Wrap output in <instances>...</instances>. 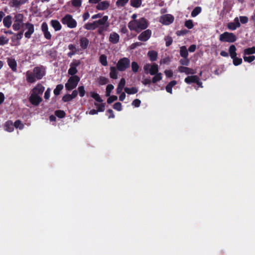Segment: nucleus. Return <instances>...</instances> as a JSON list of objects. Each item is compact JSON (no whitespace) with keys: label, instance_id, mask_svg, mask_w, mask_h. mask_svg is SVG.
<instances>
[{"label":"nucleus","instance_id":"ea45409f","mask_svg":"<svg viewBox=\"0 0 255 255\" xmlns=\"http://www.w3.org/2000/svg\"><path fill=\"white\" fill-rule=\"evenodd\" d=\"M90 95L93 99H94L96 101H97L98 102H102L103 101L100 95L96 92H90Z\"/></svg>","mask_w":255,"mask_h":255},{"label":"nucleus","instance_id":"864d4df0","mask_svg":"<svg viewBox=\"0 0 255 255\" xmlns=\"http://www.w3.org/2000/svg\"><path fill=\"white\" fill-rule=\"evenodd\" d=\"M23 19V15L22 14L18 13L16 14L14 16V20H16V22H22Z\"/></svg>","mask_w":255,"mask_h":255},{"label":"nucleus","instance_id":"3c124183","mask_svg":"<svg viewBox=\"0 0 255 255\" xmlns=\"http://www.w3.org/2000/svg\"><path fill=\"white\" fill-rule=\"evenodd\" d=\"M138 69H139V66H138V64L137 63V62H134V61L132 62V63H131L132 71L134 73H136L138 71Z\"/></svg>","mask_w":255,"mask_h":255},{"label":"nucleus","instance_id":"69168bd1","mask_svg":"<svg viewBox=\"0 0 255 255\" xmlns=\"http://www.w3.org/2000/svg\"><path fill=\"white\" fill-rule=\"evenodd\" d=\"M118 99V97L116 96H110L109 98L107 100V103L109 104H111L113 102L116 101Z\"/></svg>","mask_w":255,"mask_h":255},{"label":"nucleus","instance_id":"b1692460","mask_svg":"<svg viewBox=\"0 0 255 255\" xmlns=\"http://www.w3.org/2000/svg\"><path fill=\"white\" fill-rule=\"evenodd\" d=\"M178 71L181 73H185L187 75L193 74L195 73L193 69L184 66L179 67Z\"/></svg>","mask_w":255,"mask_h":255},{"label":"nucleus","instance_id":"f8f14e48","mask_svg":"<svg viewBox=\"0 0 255 255\" xmlns=\"http://www.w3.org/2000/svg\"><path fill=\"white\" fill-rule=\"evenodd\" d=\"M152 32L150 29H147L141 32L138 36V39L141 41H146L151 37Z\"/></svg>","mask_w":255,"mask_h":255},{"label":"nucleus","instance_id":"5701e85b","mask_svg":"<svg viewBox=\"0 0 255 255\" xmlns=\"http://www.w3.org/2000/svg\"><path fill=\"white\" fill-rule=\"evenodd\" d=\"M50 25L56 31H59L61 29L62 26L59 21L57 20H51L50 21Z\"/></svg>","mask_w":255,"mask_h":255},{"label":"nucleus","instance_id":"72a5a7b5","mask_svg":"<svg viewBox=\"0 0 255 255\" xmlns=\"http://www.w3.org/2000/svg\"><path fill=\"white\" fill-rule=\"evenodd\" d=\"M180 55L184 58H187L188 56V53L187 51V50L186 49V47L184 46H183L180 47Z\"/></svg>","mask_w":255,"mask_h":255},{"label":"nucleus","instance_id":"13d9d810","mask_svg":"<svg viewBox=\"0 0 255 255\" xmlns=\"http://www.w3.org/2000/svg\"><path fill=\"white\" fill-rule=\"evenodd\" d=\"M185 26L188 29H191L194 25L191 20H187L185 22Z\"/></svg>","mask_w":255,"mask_h":255},{"label":"nucleus","instance_id":"c9c22d12","mask_svg":"<svg viewBox=\"0 0 255 255\" xmlns=\"http://www.w3.org/2000/svg\"><path fill=\"white\" fill-rule=\"evenodd\" d=\"M124 89L125 92L128 94H134L138 92L137 88L135 87H132L131 88L126 87Z\"/></svg>","mask_w":255,"mask_h":255},{"label":"nucleus","instance_id":"39448f33","mask_svg":"<svg viewBox=\"0 0 255 255\" xmlns=\"http://www.w3.org/2000/svg\"><path fill=\"white\" fill-rule=\"evenodd\" d=\"M80 81L78 76H73L69 78L65 84V88L68 90H71L76 87Z\"/></svg>","mask_w":255,"mask_h":255},{"label":"nucleus","instance_id":"774afa93","mask_svg":"<svg viewBox=\"0 0 255 255\" xmlns=\"http://www.w3.org/2000/svg\"><path fill=\"white\" fill-rule=\"evenodd\" d=\"M165 40L166 41V46H169L172 43V39L171 37L167 36L165 38Z\"/></svg>","mask_w":255,"mask_h":255},{"label":"nucleus","instance_id":"052dcab7","mask_svg":"<svg viewBox=\"0 0 255 255\" xmlns=\"http://www.w3.org/2000/svg\"><path fill=\"white\" fill-rule=\"evenodd\" d=\"M55 115L60 118H62L65 116V113L63 111L58 110L55 112Z\"/></svg>","mask_w":255,"mask_h":255},{"label":"nucleus","instance_id":"9d476101","mask_svg":"<svg viewBox=\"0 0 255 255\" xmlns=\"http://www.w3.org/2000/svg\"><path fill=\"white\" fill-rule=\"evenodd\" d=\"M174 17L169 14L163 15L160 18L159 21L164 25H169L174 21Z\"/></svg>","mask_w":255,"mask_h":255},{"label":"nucleus","instance_id":"f257e3e1","mask_svg":"<svg viewBox=\"0 0 255 255\" xmlns=\"http://www.w3.org/2000/svg\"><path fill=\"white\" fill-rule=\"evenodd\" d=\"M148 27V22L144 17H141L137 20H130L128 23V27L130 30L139 32L145 29Z\"/></svg>","mask_w":255,"mask_h":255},{"label":"nucleus","instance_id":"c756f323","mask_svg":"<svg viewBox=\"0 0 255 255\" xmlns=\"http://www.w3.org/2000/svg\"><path fill=\"white\" fill-rule=\"evenodd\" d=\"M147 55L151 61H156L157 59V53L154 50L149 51Z\"/></svg>","mask_w":255,"mask_h":255},{"label":"nucleus","instance_id":"bf43d9fd","mask_svg":"<svg viewBox=\"0 0 255 255\" xmlns=\"http://www.w3.org/2000/svg\"><path fill=\"white\" fill-rule=\"evenodd\" d=\"M113 108L114 109H115L118 111H121L122 110V104L121 103H119V102L116 103L114 105Z\"/></svg>","mask_w":255,"mask_h":255},{"label":"nucleus","instance_id":"338daca9","mask_svg":"<svg viewBox=\"0 0 255 255\" xmlns=\"http://www.w3.org/2000/svg\"><path fill=\"white\" fill-rule=\"evenodd\" d=\"M141 82L144 85H149L152 82V80L150 78H143Z\"/></svg>","mask_w":255,"mask_h":255},{"label":"nucleus","instance_id":"2f4dec72","mask_svg":"<svg viewBox=\"0 0 255 255\" xmlns=\"http://www.w3.org/2000/svg\"><path fill=\"white\" fill-rule=\"evenodd\" d=\"M110 76L111 78L116 79L118 78V71L116 67L110 68Z\"/></svg>","mask_w":255,"mask_h":255},{"label":"nucleus","instance_id":"1a4fd4ad","mask_svg":"<svg viewBox=\"0 0 255 255\" xmlns=\"http://www.w3.org/2000/svg\"><path fill=\"white\" fill-rule=\"evenodd\" d=\"M33 70L35 74L34 77H36V80L41 79L45 75V69L43 66H37Z\"/></svg>","mask_w":255,"mask_h":255},{"label":"nucleus","instance_id":"6e6552de","mask_svg":"<svg viewBox=\"0 0 255 255\" xmlns=\"http://www.w3.org/2000/svg\"><path fill=\"white\" fill-rule=\"evenodd\" d=\"M130 65V60L126 57L120 59L117 64V67L118 70L124 71L128 68Z\"/></svg>","mask_w":255,"mask_h":255},{"label":"nucleus","instance_id":"4d7b16f0","mask_svg":"<svg viewBox=\"0 0 255 255\" xmlns=\"http://www.w3.org/2000/svg\"><path fill=\"white\" fill-rule=\"evenodd\" d=\"M255 59V56H247L246 55H244V59L245 61L248 62H251L253 61Z\"/></svg>","mask_w":255,"mask_h":255},{"label":"nucleus","instance_id":"0e129e2a","mask_svg":"<svg viewBox=\"0 0 255 255\" xmlns=\"http://www.w3.org/2000/svg\"><path fill=\"white\" fill-rule=\"evenodd\" d=\"M51 93V89L48 88L44 93V98L45 100H48L50 98Z\"/></svg>","mask_w":255,"mask_h":255},{"label":"nucleus","instance_id":"58836bf2","mask_svg":"<svg viewBox=\"0 0 255 255\" xmlns=\"http://www.w3.org/2000/svg\"><path fill=\"white\" fill-rule=\"evenodd\" d=\"M23 36V31H20L17 34H14L12 37H11V41H14V40H16L18 41L22 38Z\"/></svg>","mask_w":255,"mask_h":255},{"label":"nucleus","instance_id":"4c0bfd02","mask_svg":"<svg viewBox=\"0 0 255 255\" xmlns=\"http://www.w3.org/2000/svg\"><path fill=\"white\" fill-rule=\"evenodd\" d=\"M201 7L200 6L196 7L193 11L191 12V15L192 17H196L197 15H198L201 12Z\"/></svg>","mask_w":255,"mask_h":255},{"label":"nucleus","instance_id":"49530a36","mask_svg":"<svg viewBox=\"0 0 255 255\" xmlns=\"http://www.w3.org/2000/svg\"><path fill=\"white\" fill-rule=\"evenodd\" d=\"M114 86L112 84H109L106 87V95L107 97L110 96L111 91L114 89Z\"/></svg>","mask_w":255,"mask_h":255},{"label":"nucleus","instance_id":"de8ad7c7","mask_svg":"<svg viewBox=\"0 0 255 255\" xmlns=\"http://www.w3.org/2000/svg\"><path fill=\"white\" fill-rule=\"evenodd\" d=\"M82 0H72L71 2L72 5L75 7H79L81 6Z\"/></svg>","mask_w":255,"mask_h":255},{"label":"nucleus","instance_id":"4be33fe9","mask_svg":"<svg viewBox=\"0 0 255 255\" xmlns=\"http://www.w3.org/2000/svg\"><path fill=\"white\" fill-rule=\"evenodd\" d=\"M119 35L116 32H112L110 34L109 41L112 43L116 44L119 41Z\"/></svg>","mask_w":255,"mask_h":255},{"label":"nucleus","instance_id":"412c9836","mask_svg":"<svg viewBox=\"0 0 255 255\" xmlns=\"http://www.w3.org/2000/svg\"><path fill=\"white\" fill-rule=\"evenodd\" d=\"M79 43L81 48L82 49H86L89 45V41L87 38L82 37L80 39Z\"/></svg>","mask_w":255,"mask_h":255},{"label":"nucleus","instance_id":"680f3d73","mask_svg":"<svg viewBox=\"0 0 255 255\" xmlns=\"http://www.w3.org/2000/svg\"><path fill=\"white\" fill-rule=\"evenodd\" d=\"M79 95L80 97H83L85 94V91L83 86H80L78 88Z\"/></svg>","mask_w":255,"mask_h":255},{"label":"nucleus","instance_id":"c85d7f7f","mask_svg":"<svg viewBox=\"0 0 255 255\" xmlns=\"http://www.w3.org/2000/svg\"><path fill=\"white\" fill-rule=\"evenodd\" d=\"M126 84V80L124 78H122L120 81V83L118 84V87L117 88V93L120 94L122 92V90L124 88V87Z\"/></svg>","mask_w":255,"mask_h":255},{"label":"nucleus","instance_id":"2eb2a0df","mask_svg":"<svg viewBox=\"0 0 255 255\" xmlns=\"http://www.w3.org/2000/svg\"><path fill=\"white\" fill-rule=\"evenodd\" d=\"M26 80L28 83H33L36 82V78L34 77L35 74L33 70L32 71L28 70L25 73Z\"/></svg>","mask_w":255,"mask_h":255},{"label":"nucleus","instance_id":"8fccbe9b","mask_svg":"<svg viewBox=\"0 0 255 255\" xmlns=\"http://www.w3.org/2000/svg\"><path fill=\"white\" fill-rule=\"evenodd\" d=\"M14 126L15 128L19 129H23L24 127L23 124L19 120H17L14 122Z\"/></svg>","mask_w":255,"mask_h":255},{"label":"nucleus","instance_id":"09e8293b","mask_svg":"<svg viewBox=\"0 0 255 255\" xmlns=\"http://www.w3.org/2000/svg\"><path fill=\"white\" fill-rule=\"evenodd\" d=\"M108 82V79L105 77H100L98 79V83L100 85L106 84Z\"/></svg>","mask_w":255,"mask_h":255},{"label":"nucleus","instance_id":"e433bc0d","mask_svg":"<svg viewBox=\"0 0 255 255\" xmlns=\"http://www.w3.org/2000/svg\"><path fill=\"white\" fill-rule=\"evenodd\" d=\"M162 78V74L161 73H157L155 75H154V77L152 79V83H155L157 82L160 81Z\"/></svg>","mask_w":255,"mask_h":255},{"label":"nucleus","instance_id":"a878e982","mask_svg":"<svg viewBox=\"0 0 255 255\" xmlns=\"http://www.w3.org/2000/svg\"><path fill=\"white\" fill-rule=\"evenodd\" d=\"M97 20L92 23H87L85 24L84 27L87 30H94L98 28Z\"/></svg>","mask_w":255,"mask_h":255},{"label":"nucleus","instance_id":"20e7f679","mask_svg":"<svg viewBox=\"0 0 255 255\" xmlns=\"http://www.w3.org/2000/svg\"><path fill=\"white\" fill-rule=\"evenodd\" d=\"M108 16L105 15L103 16L101 19L97 20L98 28H99V32L101 33L103 31L106 30L109 26V23L108 22Z\"/></svg>","mask_w":255,"mask_h":255},{"label":"nucleus","instance_id":"9b49d317","mask_svg":"<svg viewBox=\"0 0 255 255\" xmlns=\"http://www.w3.org/2000/svg\"><path fill=\"white\" fill-rule=\"evenodd\" d=\"M80 64L79 60H74L70 65V68L68 70V74L71 75H74L78 72L77 67Z\"/></svg>","mask_w":255,"mask_h":255},{"label":"nucleus","instance_id":"aec40b11","mask_svg":"<svg viewBox=\"0 0 255 255\" xmlns=\"http://www.w3.org/2000/svg\"><path fill=\"white\" fill-rule=\"evenodd\" d=\"M110 6V3L108 1H103L99 2L96 6L97 9L100 10H104L107 9Z\"/></svg>","mask_w":255,"mask_h":255},{"label":"nucleus","instance_id":"dca6fc26","mask_svg":"<svg viewBox=\"0 0 255 255\" xmlns=\"http://www.w3.org/2000/svg\"><path fill=\"white\" fill-rule=\"evenodd\" d=\"M45 90V87L41 84H38L32 90L31 93L37 95H41Z\"/></svg>","mask_w":255,"mask_h":255},{"label":"nucleus","instance_id":"f3484780","mask_svg":"<svg viewBox=\"0 0 255 255\" xmlns=\"http://www.w3.org/2000/svg\"><path fill=\"white\" fill-rule=\"evenodd\" d=\"M240 26V23L238 17L234 19L233 22L228 24V28L231 30H234Z\"/></svg>","mask_w":255,"mask_h":255},{"label":"nucleus","instance_id":"a18cd8bd","mask_svg":"<svg viewBox=\"0 0 255 255\" xmlns=\"http://www.w3.org/2000/svg\"><path fill=\"white\" fill-rule=\"evenodd\" d=\"M128 1V0H117L116 5L118 7L124 6Z\"/></svg>","mask_w":255,"mask_h":255},{"label":"nucleus","instance_id":"79ce46f5","mask_svg":"<svg viewBox=\"0 0 255 255\" xmlns=\"http://www.w3.org/2000/svg\"><path fill=\"white\" fill-rule=\"evenodd\" d=\"M244 55H245L255 53V47H252L251 48H248L245 49L244 51Z\"/></svg>","mask_w":255,"mask_h":255},{"label":"nucleus","instance_id":"f704fd0d","mask_svg":"<svg viewBox=\"0 0 255 255\" xmlns=\"http://www.w3.org/2000/svg\"><path fill=\"white\" fill-rule=\"evenodd\" d=\"M229 52L231 58H235L237 56L236 48L235 45H232L229 47Z\"/></svg>","mask_w":255,"mask_h":255},{"label":"nucleus","instance_id":"4468645a","mask_svg":"<svg viewBox=\"0 0 255 255\" xmlns=\"http://www.w3.org/2000/svg\"><path fill=\"white\" fill-rule=\"evenodd\" d=\"M41 31H42L45 38L49 40L51 38V34L48 30V24L46 22H44L41 24Z\"/></svg>","mask_w":255,"mask_h":255},{"label":"nucleus","instance_id":"c03bdc74","mask_svg":"<svg viewBox=\"0 0 255 255\" xmlns=\"http://www.w3.org/2000/svg\"><path fill=\"white\" fill-rule=\"evenodd\" d=\"M63 86L62 84L57 85L56 88L54 90V94L55 96H58L60 94L61 91L63 89Z\"/></svg>","mask_w":255,"mask_h":255},{"label":"nucleus","instance_id":"5fc2aeb1","mask_svg":"<svg viewBox=\"0 0 255 255\" xmlns=\"http://www.w3.org/2000/svg\"><path fill=\"white\" fill-rule=\"evenodd\" d=\"M95 105L96 106V107L97 108L98 110H97V111L99 112H104V110H105V105L104 104H97V103H95Z\"/></svg>","mask_w":255,"mask_h":255},{"label":"nucleus","instance_id":"ddd939ff","mask_svg":"<svg viewBox=\"0 0 255 255\" xmlns=\"http://www.w3.org/2000/svg\"><path fill=\"white\" fill-rule=\"evenodd\" d=\"M29 102L34 106H38L42 101L39 95L31 93L29 98Z\"/></svg>","mask_w":255,"mask_h":255},{"label":"nucleus","instance_id":"7c9ffc66","mask_svg":"<svg viewBox=\"0 0 255 255\" xmlns=\"http://www.w3.org/2000/svg\"><path fill=\"white\" fill-rule=\"evenodd\" d=\"M177 82L175 80H173L169 82L167 86H166V91L170 93H172V88L173 86H174L175 85H176Z\"/></svg>","mask_w":255,"mask_h":255},{"label":"nucleus","instance_id":"603ef678","mask_svg":"<svg viewBox=\"0 0 255 255\" xmlns=\"http://www.w3.org/2000/svg\"><path fill=\"white\" fill-rule=\"evenodd\" d=\"M232 59L233 60V64L235 66H238L242 63V59L241 58H238L236 56L235 58H232Z\"/></svg>","mask_w":255,"mask_h":255},{"label":"nucleus","instance_id":"6ab92c4d","mask_svg":"<svg viewBox=\"0 0 255 255\" xmlns=\"http://www.w3.org/2000/svg\"><path fill=\"white\" fill-rule=\"evenodd\" d=\"M28 0H11L10 6L11 7H19L21 5L25 3Z\"/></svg>","mask_w":255,"mask_h":255},{"label":"nucleus","instance_id":"f03ea898","mask_svg":"<svg viewBox=\"0 0 255 255\" xmlns=\"http://www.w3.org/2000/svg\"><path fill=\"white\" fill-rule=\"evenodd\" d=\"M62 23L66 25L70 28H74L77 26V21L70 14L65 15L61 19Z\"/></svg>","mask_w":255,"mask_h":255},{"label":"nucleus","instance_id":"473e14b6","mask_svg":"<svg viewBox=\"0 0 255 255\" xmlns=\"http://www.w3.org/2000/svg\"><path fill=\"white\" fill-rule=\"evenodd\" d=\"M130 4L133 7L138 8L142 4V0H130Z\"/></svg>","mask_w":255,"mask_h":255},{"label":"nucleus","instance_id":"37998d69","mask_svg":"<svg viewBox=\"0 0 255 255\" xmlns=\"http://www.w3.org/2000/svg\"><path fill=\"white\" fill-rule=\"evenodd\" d=\"M99 60L102 65L106 66L108 65L107 56L103 54L101 55Z\"/></svg>","mask_w":255,"mask_h":255},{"label":"nucleus","instance_id":"423d86ee","mask_svg":"<svg viewBox=\"0 0 255 255\" xmlns=\"http://www.w3.org/2000/svg\"><path fill=\"white\" fill-rule=\"evenodd\" d=\"M219 39L222 42H234L237 40V37L233 33L225 32L220 35Z\"/></svg>","mask_w":255,"mask_h":255},{"label":"nucleus","instance_id":"7ed1b4c3","mask_svg":"<svg viewBox=\"0 0 255 255\" xmlns=\"http://www.w3.org/2000/svg\"><path fill=\"white\" fill-rule=\"evenodd\" d=\"M21 31H24V36L27 38H30L32 34L34 32V25L29 22H26L22 24V30Z\"/></svg>","mask_w":255,"mask_h":255},{"label":"nucleus","instance_id":"bb28decb","mask_svg":"<svg viewBox=\"0 0 255 255\" xmlns=\"http://www.w3.org/2000/svg\"><path fill=\"white\" fill-rule=\"evenodd\" d=\"M4 128L8 132L12 131L14 129L13 123L10 121L6 122L4 124Z\"/></svg>","mask_w":255,"mask_h":255},{"label":"nucleus","instance_id":"393cba45","mask_svg":"<svg viewBox=\"0 0 255 255\" xmlns=\"http://www.w3.org/2000/svg\"><path fill=\"white\" fill-rule=\"evenodd\" d=\"M185 82L187 84L198 82V77L196 75L189 76L185 79Z\"/></svg>","mask_w":255,"mask_h":255},{"label":"nucleus","instance_id":"0eeeda50","mask_svg":"<svg viewBox=\"0 0 255 255\" xmlns=\"http://www.w3.org/2000/svg\"><path fill=\"white\" fill-rule=\"evenodd\" d=\"M143 70L145 73H149L151 75H154L158 73V66L155 64H146L143 67Z\"/></svg>","mask_w":255,"mask_h":255},{"label":"nucleus","instance_id":"a211bd4d","mask_svg":"<svg viewBox=\"0 0 255 255\" xmlns=\"http://www.w3.org/2000/svg\"><path fill=\"white\" fill-rule=\"evenodd\" d=\"M7 62L12 71L16 72L17 70V63L14 59L8 58L7 59Z\"/></svg>","mask_w":255,"mask_h":255},{"label":"nucleus","instance_id":"a19ab883","mask_svg":"<svg viewBox=\"0 0 255 255\" xmlns=\"http://www.w3.org/2000/svg\"><path fill=\"white\" fill-rule=\"evenodd\" d=\"M23 24V23L22 22H16V20H14V23L12 25V28L15 31L18 30L21 26L22 27Z\"/></svg>","mask_w":255,"mask_h":255},{"label":"nucleus","instance_id":"e2e57ef3","mask_svg":"<svg viewBox=\"0 0 255 255\" xmlns=\"http://www.w3.org/2000/svg\"><path fill=\"white\" fill-rule=\"evenodd\" d=\"M68 49L71 51H73L76 53L78 51V49L76 48V46L72 44H70L68 45Z\"/></svg>","mask_w":255,"mask_h":255},{"label":"nucleus","instance_id":"6e6d98bb","mask_svg":"<svg viewBox=\"0 0 255 255\" xmlns=\"http://www.w3.org/2000/svg\"><path fill=\"white\" fill-rule=\"evenodd\" d=\"M8 39L4 36L0 37V45H3L6 44L8 42Z\"/></svg>","mask_w":255,"mask_h":255},{"label":"nucleus","instance_id":"cd10ccee","mask_svg":"<svg viewBox=\"0 0 255 255\" xmlns=\"http://www.w3.org/2000/svg\"><path fill=\"white\" fill-rule=\"evenodd\" d=\"M11 19L12 17L10 15H7L3 18V23L5 27L7 28L10 27L12 23Z\"/></svg>","mask_w":255,"mask_h":255}]
</instances>
